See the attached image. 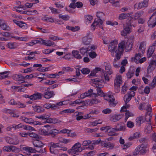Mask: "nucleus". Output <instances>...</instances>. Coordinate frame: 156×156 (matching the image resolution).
<instances>
[{"label":"nucleus","instance_id":"nucleus-1","mask_svg":"<svg viewBox=\"0 0 156 156\" xmlns=\"http://www.w3.org/2000/svg\"><path fill=\"white\" fill-rule=\"evenodd\" d=\"M132 20H131L129 23H126V24H123V30L121 32L122 36H126L130 33L131 27L132 26L133 27L135 26L134 24L132 23Z\"/></svg>","mask_w":156,"mask_h":156},{"label":"nucleus","instance_id":"nucleus-2","mask_svg":"<svg viewBox=\"0 0 156 156\" xmlns=\"http://www.w3.org/2000/svg\"><path fill=\"white\" fill-rule=\"evenodd\" d=\"M105 67V70L106 72L104 73L103 76H104V79L106 81H108L109 80V77L108 76V74L109 75L112 74L113 72L110 64L107 63H105L104 64Z\"/></svg>","mask_w":156,"mask_h":156},{"label":"nucleus","instance_id":"nucleus-3","mask_svg":"<svg viewBox=\"0 0 156 156\" xmlns=\"http://www.w3.org/2000/svg\"><path fill=\"white\" fill-rule=\"evenodd\" d=\"M147 145L142 144L137 146L135 149L133 153L134 155H136L139 154H144L146 153Z\"/></svg>","mask_w":156,"mask_h":156},{"label":"nucleus","instance_id":"nucleus-4","mask_svg":"<svg viewBox=\"0 0 156 156\" xmlns=\"http://www.w3.org/2000/svg\"><path fill=\"white\" fill-rule=\"evenodd\" d=\"M117 43L116 41H113L109 44L108 49L109 51L111 53L112 56H116L115 54L117 51Z\"/></svg>","mask_w":156,"mask_h":156},{"label":"nucleus","instance_id":"nucleus-5","mask_svg":"<svg viewBox=\"0 0 156 156\" xmlns=\"http://www.w3.org/2000/svg\"><path fill=\"white\" fill-rule=\"evenodd\" d=\"M80 146H81V144L80 142L75 143L70 149L68 150V153L70 154H74L80 152Z\"/></svg>","mask_w":156,"mask_h":156},{"label":"nucleus","instance_id":"nucleus-6","mask_svg":"<svg viewBox=\"0 0 156 156\" xmlns=\"http://www.w3.org/2000/svg\"><path fill=\"white\" fill-rule=\"evenodd\" d=\"M124 44L125 42L124 41L121 42L119 44L118 49L117 50V51L116 53L115 54L117 60H119L120 59L121 56L122 54Z\"/></svg>","mask_w":156,"mask_h":156},{"label":"nucleus","instance_id":"nucleus-7","mask_svg":"<svg viewBox=\"0 0 156 156\" xmlns=\"http://www.w3.org/2000/svg\"><path fill=\"white\" fill-rule=\"evenodd\" d=\"M23 150L25 151L30 153H35L36 152L41 153H42L45 151V149H35V148H33L31 147H26L23 148Z\"/></svg>","mask_w":156,"mask_h":156},{"label":"nucleus","instance_id":"nucleus-8","mask_svg":"<svg viewBox=\"0 0 156 156\" xmlns=\"http://www.w3.org/2000/svg\"><path fill=\"white\" fill-rule=\"evenodd\" d=\"M148 24L151 27H154L156 25V12H154L149 18Z\"/></svg>","mask_w":156,"mask_h":156},{"label":"nucleus","instance_id":"nucleus-9","mask_svg":"<svg viewBox=\"0 0 156 156\" xmlns=\"http://www.w3.org/2000/svg\"><path fill=\"white\" fill-rule=\"evenodd\" d=\"M92 36L90 34V32H88L86 35L83 37L82 41L85 45H87L90 44L92 41Z\"/></svg>","mask_w":156,"mask_h":156},{"label":"nucleus","instance_id":"nucleus-10","mask_svg":"<svg viewBox=\"0 0 156 156\" xmlns=\"http://www.w3.org/2000/svg\"><path fill=\"white\" fill-rule=\"evenodd\" d=\"M13 129L15 130L19 129L20 128H23V129L28 130H34V128L29 126L22 125L21 123H20L18 125L15 124L13 125Z\"/></svg>","mask_w":156,"mask_h":156},{"label":"nucleus","instance_id":"nucleus-11","mask_svg":"<svg viewBox=\"0 0 156 156\" xmlns=\"http://www.w3.org/2000/svg\"><path fill=\"white\" fill-rule=\"evenodd\" d=\"M149 0H144L143 1L140 2L138 4H136L134 5L135 8L137 9H140L143 8H146L148 6Z\"/></svg>","mask_w":156,"mask_h":156},{"label":"nucleus","instance_id":"nucleus-12","mask_svg":"<svg viewBox=\"0 0 156 156\" xmlns=\"http://www.w3.org/2000/svg\"><path fill=\"white\" fill-rule=\"evenodd\" d=\"M33 144L35 147V149H45L43 148L44 144L42 142L37 139L32 141Z\"/></svg>","mask_w":156,"mask_h":156},{"label":"nucleus","instance_id":"nucleus-13","mask_svg":"<svg viewBox=\"0 0 156 156\" xmlns=\"http://www.w3.org/2000/svg\"><path fill=\"white\" fill-rule=\"evenodd\" d=\"M6 141L10 144L17 145L18 144L19 141L16 137L13 138L6 137L5 138Z\"/></svg>","mask_w":156,"mask_h":156},{"label":"nucleus","instance_id":"nucleus-14","mask_svg":"<svg viewBox=\"0 0 156 156\" xmlns=\"http://www.w3.org/2000/svg\"><path fill=\"white\" fill-rule=\"evenodd\" d=\"M103 21L100 20H96L95 19L94 21L91 25L92 28H93V30L95 29V27L97 25H99V27L101 29H103L102 24H103Z\"/></svg>","mask_w":156,"mask_h":156},{"label":"nucleus","instance_id":"nucleus-15","mask_svg":"<svg viewBox=\"0 0 156 156\" xmlns=\"http://www.w3.org/2000/svg\"><path fill=\"white\" fill-rule=\"evenodd\" d=\"M106 100L109 102V105L111 107H114L117 104V103L115 101V99L112 95H109Z\"/></svg>","mask_w":156,"mask_h":156},{"label":"nucleus","instance_id":"nucleus-16","mask_svg":"<svg viewBox=\"0 0 156 156\" xmlns=\"http://www.w3.org/2000/svg\"><path fill=\"white\" fill-rule=\"evenodd\" d=\"M42 97V94L40 93H37L31 95L30 98L32 100H35L41 99Z\"/></svg>","mask_w":156,"mask_h":156},{"label":"nucleus","instance_id":"nucleus-17","mask_svg":"<svg viewBox=\"0 0 156 156\" xmlns=\"http://www.w3.org/2000/svg\"><path fill=\"white\" fill-rule=\"evenodd\" d=\"M49 89L48 88L47 91L45 92L44 93V97L46 99H49L55 95L53 91H49L48 90Z\"/></svg>","mask_w":156,"mask_h":156},{"label":"nucleus","instance_id":"nucleus-18","mask_svg":"<svg viewBox=\"0 0 156 156\" xmlns=\"http://www.w3.org/2000/svg\"><path fill=\"white\" fill-rule=\"evenodd\" d=\"M63 104L62 102H60L56 104H50V108L53 110H55L58 109L59 106H61Z\"/></svg>","mask_w":156,"mask_h":156},{"label":"nucleus","instance_id":"nucleus-19","mask_svg":"<svg viewBox=\"0 0 156 156\" xmlns=\"http://www.w3.org/2000/svg\"><path fill=\"white\" fill-rule=\"evenodd\" d=\"M141 54L140 53L136 54L135 58V61L136 60H139V62L140 63H142L145 61L146 60V58L145 57H144L140 58V57H141Z\"/></svg>","mask_w":156,"mask_h":156},{"label":"nucleus","instance_id":"nucleus-20","mask_svg":"<svg viewBox=\"0 0 156 156\" xmlns=\"http://www.w3.org/2000/svg\"><path fill=\"white\" fill-rule=\"evenodd\" d=\"M101 146L103 147L107 148H110L111 149H112L114 146L113 144H112L109 142L106 143L105 142L102 141L101 142Z\"/></svg>","mask_w":156,"mask_h":156},{"label":"nucleus","instance_id":"nucleus-21","mask_svg":"<svg viewBox=\"0 0 156 156\" xmlns=\"http://www.w3.org/2000/svg\"><path fill=\"white\" fill-rule=\"evenodd\" d=\"M13 78L15 80L21 82V83L25 82L24 80V77L22 76L21 74H16L14 77Z\"/></svg>","mask_w":156,"mask_h":156},{"label":"nucleus","instance_id":"nucleus-22","mask_svg":"<svg viewBox=\"0 0 156 156\" xmlns=\"http://www.w3.org/2000/svg\"><path fill=\"white\" fill-rule=\"evenodd\" d=\"M146 43L145 42H142L141 43L139 47V51L140 53H143L145 51Z\"/></svg>","mask_w":156,"mask_h":156},{"label":"nucleus","instance_id":"nucleus-23","mask_svg":"<svg viewBox=\"0 0 156 156\" xmlns=\"http://www.w3.org/2000/svg\"><path fill=\"white\" fill-rule=\"evenodd\" d=\"M101 79H99L98 78L91 79V80L94 82V84H97L98 86L99 85V83L101 81L104 82V79L103 75L101 76Z\"/></svg>","mask_w":156,"mask_h":156},{"label":"nucleus","instance_id":"nucleus-24","mask_svg":"<svg viewBox=\"0 0 156 156\" xmlns=\"http://www.w3.org/2000/svg\"><path fill=\"white\" fill-rule=\"evenodd\" d=\"M122 78L121 76H118L115 78L114 82V85H120L122 83Z\"/></svg>","mask_w":156,"mask_h":156},{"label":"nucleus","instance_id":"nucleus-25","mask_svg":"<svg viewBox=\"0 0 156 156\" xmlns=\"http://www.w3.org/2000/svg\"><path fill=\"white\" fill-rule=\"evenodd\" d=\"M155 49V47L151 46L149 48L147 52V56L148 58L151 57L153 54Z\"/></svg>","mask_w":156,"mask_h":156},{"label":"nucleus","instance_id":"nucleus-26","mask_svg":"<svg viewBox=\"0 0 156 156\" xmlns=\"http://www.w3.org/2000/svg\"><path fill=\"white\" fill-rule=\"evenodd\" d=\"M134 96V94H128V95H125L124 98V100L125 103L126 104V103H128L132 97Z\"/></svg>","mask_w":156,"mask_h":156},{"label":"nucleus","instance_id":"nucleus-27","mask_svg":"<svg viewBox=\"0 0 156 156\" xmlns=\"http://www.w3.org/2000/svg\"><path fill=\"white\" fill-rule=\"evenodd\" d=\"M49 147H51L53 148H56L57 147H60L61 146L60 144V143H54L53 142H51L48 144Z\"/></svg>","mask_w":156,"mask_h":156},{"label":"nucleus","instance_id":"nucleus-28","mask_svg":"<svg viewBox=\"0 0 156 156\" xmlns=\"http://www.w3.org/2000/svg\"><path fill=\"white\" fill-rule=\"evenodd\" d=\"M105 14L102 12H97L96 16L98 18L97 20H103V21L105 20L104 17Z\"/></svg>","mask_w":156,"mask_h":156},{"label":"nucleus","instance_id":"nucleus-29","mask_svg":"<svg viewBox=\"0 0 156 156\" xmlns=\"http://www.w3.org/2000/svg\"><path fill=\"white\" fill-rule=\"evenodd\" d=\"M136 124L138 126H140L142 123L144 122V119L143 116L137 117L136 120Z\"/></svg>","mask_w":156,"mask_h":156},{"label":"nucleus","instance_id":"nucleus-30","mask_svg":"<svg viewBox=\"0 0 156 156\" xmlns=\"http://www.w3.org/2000/svg\"><path fill=\"white\" fill-rule=\"evenodd\" d=\"M93 89H90L88 90V92H86L85 93L86 96L88 97L91 95H94L93 96L95 97H96L97 96V95L96 94L93 93Z\"/></svg>","mask_w":156,"mask_h":156},{"label":"nucleus","instance_id":"nucleus-31","mask_svg":"<svg viewBox=\"0 0 156 156\" xmlns=\"http://www.w3.org/2000/svg\"><path fill=\"white\" fill-rule=\"evenodd\" d=\"M0 28L4 30L9 31L10 30L9 27L5 23H2Z\"/></svg>","mask_w":156,"mask_h":156},{"label":"nucleus","instance_id":"nucleus-32","mask_svg":"<svg viewBox=\"0 0 156 156\" xmlns=\"http://www.w3.org/2000/svg\"><path fill=\"white\" fill-rule=\"evenodd\" d=\"M152 114L151 112L147 111L145 117V120L147 121L150 122Z\"/></svg>","mask_w":156,"mask_h":156},{"label":"nucleus","instance_id":"nucleus-33","mask_svg":"<svg viewBox=\"0 0 156 156\" xmlns=\"http://www.w3.org/2000/svg\"><path fill=\"white\" fill-rule=\"evenodd\" d=\"M9 48L11 49H14L16 48L17 47V44L15 42H10L8 43L7 45Z\"/></svg>","mask_w":156,"mask_h":156},{"label":"nucleus","instance_id":"nucleus-34","mask_svg":"<svg viewBox=\"0 0 156 156\" xmlns=\"http://www.w3.org/2000/svg\"><path fill=\"white\" fill-rule=\"evenodd\" d=\"M97 94L98 96L101 97H104L105 96L104 93L103 92L102 90L101 89L102 87L97 86Z\"/></svg>","mask_w":156,"mask_h":156},{"label":"nucleus","instance_id":"nucleus-35","mask_svg":"<svg viewBox=\"0 0 156 156\" xmlns=\"http://www.w3.org/2000/svg\"><path fill=\"white\" fill-rule=\"evenodd\" d=\"M44 40L41 38L37 39V40L34 41L30 43V45H33L34 44L40 43L43 44L44 41Z\"/></svg>","mask_w":156,"mask_h":156},{"label":"nucleus","instance_id":"nucleus-36","mask_svg":"<svg viewBox=\"0 0 156 156\" xmlns=\"http://www.w3.org/2000/svg\"><path fill=\"white\" fill-rule=\"evenodd\" d=\"M73 56L77 59H80L82 57L79 54V52L77 51H73L72 52Z\"/></svg>","mask_w":156,"mask_h":156},{"label":"nucleus","instance_id":"nucleus-37","mask_svg":"<svg viewBox=\"0 0 156 156\" xmlns=\"http://www.w3.org/2000/svg\"><path fill=\"white\" fill-rule=\"evenodd\" d=\"M130 14L129 13H123L121 14L119 17V20H124L126 18L129 16Z\"/></svg>","mask_w":156,"mask_h":156},{"label":"nucleus","instance_id":"nucleus-38","mask_svg":"<svg viewBox=\"0 0 156 156\" xmlns=\"http://www.w3.org/2000/svg\"><path fill=\"white\" fill-rule=\"evenodd\" d=\"M45 119L46 120V122L48 123H55L57 122V121L58 120L57 119L55 118L52 119L49 118V117Z\"/></svg>","mask_w":156,"mask_h":156},{"label":"nucleus","instance_id":"nucleus-39","mask_svg":"<svg viewBox=\"0 0 156 156\" xmlns=\"http://www.w3.org/2000/svg\"><path fill=\"white\" fill-rule=\"evenodd\" d=\"M132 44H131L129 41V40L126 42V49L127 50V51H129L131 50L132 48Z\"/></svg>","mask_w":156,"mask_h":156},{"label":"nucleus","instance_id":"nucleus-40","mask_svg":"<svg viewBox=\"0 0 156 156\" xmlns=\"http://www.w3.org/2000/svg\"><path fill=\"white\" fill-rule=\"evenodd\" d=\"M44 41L43 42V44L44 45L48 46H50L54 44V42H53L51 41L50 40H44Z\"/></svg>","mask_w":156,"mask_h":156},{"label":"nucleus","instance_id":"nucleus-41","mask_svg":"<svg viewBox=\"0 0 156 156\" xmlns=\"http://www.w3.org/2000/svg\"><path fill=\"white\" fill-rule=\"evenodd\" d=\"M33 107L34 108V111L38 113L43 112L44 111V108L41 106H35L34 107L33 106Z\"/></svg>","mask_w":156,"mask_h":156},{"label":"nucleus","instance_id":"nucleus-42","mask_svg":"<svg viewBox=\"0 0 156 156\" xmlns=\"http://www.w3.org/2000/svg\"><path fill=\"white\" fill-rule=\"evenodd\" d=\"M38 132L41 135L44 136L49 135V133H48V132H47L46 129L45 128L39 129L38 131Z\"/></svg>","mask_w":156,"mask_h":156},{"label":"nucleus","instance_id":"nucleus-43","mask_svg":"<svg viewBox=\"0 0 156 156\" xmlns=\"http://www.w3.org/2000/svg\"><path fill=\"white\" fill-rule=\"evenodd\" d=\"M125 112H126L125 113L126 117L125 118V121H127V120L128 118L130 117H132L134 116V114L129 111H126Z\"/></svg>","mask_w":156,"mask_h":156},{"label":"nucleus","instance_id":"nucleus-44","mask_svg":"<svg viewBox=\"0 0 156 156\" xmlns=\"http://www.w3.org/2000/svg\"><path fill=\"white\" fill-rule=\"evenodd\" d=\"M144 12L143 11H140L135 13L134 17V20H136L139 18L140 17L142 16L144 14Z\"/></svg>","mask_w":156,"mask_h":156},{"label":"nucleus","instance_id":"nucleus-45","mask_svg":"<svg viewBox=\"0 0 156 156\" xmlns=\"http://www.w3.org/2000/svg\"><path fill=\"white\" fill-rule=\"evenodd\" d=\"M59 132L58 130L52 128V131H51V132L49 133V135H51L52 137H54Z\"/></svg>","mask_w":156,"mask_h":156},{"label":"nucleus","instance_id":"nucleus-46","mask_svg":"<svg viewBox=\"0 0 156 156\" xmlns=\"http://www.w3.org/2000/svg\"><path fill=\"white\" fill-rule=\"evenodd\" d=\"M121 128H120L119 129V128H112L111 127L110 129L108 130V133H114L116 132L120 131V130H121Z\"/></svg>","mask_w":156,"mask_h":156},{"label":"nucleus","instance_id":"nucleus-47","mask_svg":"<svg viewBox=\"0 0 156 156\" xmlns=\"http://www.w3.org/2000/svg\"><path fill=\"white\" fill-rule=\"evenodd\" d=\"M89 51H90L89 48H85L84 47H82L80 49V51L81 53L83 55H84L85 53H87V52Z\"/></svg>","mask_w":156,"mask_h":156},{"label":"nucleus","instance_id":"nucleus-48","mask_svg":"<svg viewBox=\"0 0 156 156\" xmlns=\"http://www.w3.org/2000/svg\"><path fill=\"white\" fill-rule=\"evenodd\" d=\"M42 20L45 21H49L51 22H53L54 21V20L51 17H48L47 16H45L42 17Z\"/></svg>","mask_w":156,"mask_h":156},{"label":"nucleus","instance_id":"nucleus-49","mask_svg":"<svg viewBox=\"0 0 156 156\" xmlns=\"http://www.w3.org/2000/svg\"><path fill=\"white\" fill-rule=\"evenodd\" d=\"M154 66L150 62L148 67L147 69V73L148 74L151 73L154 69Z\"/></svg>","mask_w":156,"mask_h":156},{"label":"nucleus","instance_id":"nucleus-50","mask_svg":"<svg viewBox=\"0 0 156 156\" xmlns=\"http://www.w3.org/2000/svg\"><path fill=\"white\" fill-rule=\"evenodd\" d=\"M134 75V72L131 70H129L126 74L127 78L129 79H130Z\"/></svg>","mask_w":156,"mask_h":156},{"label":"nucleus","instance_id":"nucleus-51","mask_svg":"<svg viewBox=\"0 0 156 156\" xmlns=\"http://www.w3.org/2000/svg\"><path fill=\"white\" fill-rule=\"evenodd\" d=\"M18 26L23 29H26L27 28V24L24 22L20 21Z\"/></svg>","mask_w":156,"mask_h":156},{"label":"nucleus","instance_id":"nucleus-52","mask_svg":"<svg viewBox=\"0 0 156 156\" xmlns=\"http://www.w3.org/2000/svg\"><path fill=\"white\" fill-rule=\"evenodd\" d=\"M22 120L26 123L32 124L33 119H28L25 117H23L22 118Z\"/></svg>","mask_w":156,"mask_h":156},{"label":"nucleus","instance_id":"nucleus-53","mask_svg":"<svg viewBox=\"0 0 156 156\" xmlns=\"http://www.w3.org/2000/svg\"><path fill=\"white\" fill-rule=\"evenodd\" d=\"M148 140L146 138L143 137L140 139L139 141L141 143H142L144 145L147 146V143L148 142Z\"/></svg>","mask_w":156,"mask_h":156},{"label":"nucleus","instance_id":"nucleus-54","mask_svg":"<svg viewBox=\"0 0 156 156\" xmlns=\"http://www.w3.org/2000/svg\"><path fill=\"white\" fill-rule=\"evenodd\" d=\"M29 135L31 137L35 138L36 139H39V137L37 134L33 133L32 132H28Z\"/></svg>","mask_w":156,"mask_h":156},{"label":"nucleus","instance_id":"nucleus-55","mask_svg":"<svg viewBox=\"0 0 156 156\" xmlns=\"http://www.w3.org/2000/svg\"><path fill=\"white\" fill-rule=\"evenodd\" d=\"M49 8L51 10V12L54 14H58L60 13L59 10H58L55 8L51 7H50Z\"/></svg>","mask_w":156,"mask_h":156},{"label":"nucleus","instance_id":"nucleus-56","mask_svg":"<svg viewBox=\"0 0 156 156\" xmlns=\"http://www.w3.org/2000/svg\"><path fill=\"white\" fill-rule=\"evenodd\" d=\"M49 149L50 152L52 154H58V150L56 148L49 147Z\"/></svg>","mask_w":156,"mask_h":156},{"label":"nucleus","instance_id":"nucleus-57","mask_svg":"<svg viewBox=\"0 0 156 156\" xmlns=\"http://www.w3.org/2000/svg\"><path fill=\"white\" fill-rule=\"evenodd\" d=\"M125 105L123 106L121 108L120 112H124L125 111H127L126 110L127 108H128L130 107V105H127V103L126 104L125 103Z\"/></svg>","mask_w":156,"mask_h":156},{"label":"nucleus","instance_id":"nucleus-58","mask_svg":"<svg viewBox=\"0 0 156 156\" xmlns=\"http://www.w3.org/2000/svg\"><path fill=\"white\" fill-rule=\"evenodd\" d=\"M58 16L59 18L63 19L65 21L67 20L69 18V17L68 15H62V14H60Z\"/></svg>","mask_w":156,"mask_h":156},{"label":"nucleus","instance_id":"nucleus-59","mask_svg":"<svg viewBox=\"0 0 156 156\" xmlns=\"http://www.w3.org/2000/svg\"><path fill=\"white\" fill-rule=\"evenodd\" d=\"M11 146H5L3 148V151L5 152H9L11 151Z\"/></svg>","mask_w":156,"mask_h":156},{"label":"nucleus","instance_id":"nucleus-60","mask_svg":"<svg viewBox=\"0 0 156 156\" xmlns=\"http://www.w3.org/2000/svg\"><path fill=\"white\" fill-rule=\"evenodd\" d=\"M8 72V71H5L2 73H0V79H2L4 78H7L8 76V75H7L4 76L2 75L5 74Z\"/></svg>","mask_w":156,"mask_h":156},{"label":"nucleus","instance_id":"nucleus-61","mask_svg":"<svg viewBox=\"0 0 156 156\" xmlns=\"http://www.w3.org/2000/svg\"><path fill=\"white\" fill-rule=\"evenodd\" d=\"M90 72V70L87 68H83L81 70L82 73L84 74H88Z\"/></svg>","mask_w":156,"mask_h":156},{"label":"nucleus","instance_id":"nucleus-62","mask_svg":"<svg viewBox=\"0 0 156 156\" xmlns=\"http://www.w3.org/2000/svg\"><path fill=\"white\" fill-rule=\"evenodd\" d=\"M44 127L46 129L47 131L48 132L49 135V133L51 132V131H52L53 127L48 125H46L44 126Z\"/></svg>","mask_w":156,"mask_h":156},{"label":"nucleus","instance_id":"nucleus-63","mask_svg":"<svg viewBox=\"0 0 156 156\" xmlns=\"http://www.w3.org/2000/svg\"><path fill=\"white\" fill-rule=\"evenodd\" d=\"M97 55V54L96 53L93 51H91V52L89 53V57L92 58H95Z\"/></svg>","mask_w":156,"mask_h":156},{"label":"nucleus","instance_id":"nucleus-64","mask_svg":"<svg viewBox=\"0 0 156 156\" xmlns=\"http://www.w3.org/2000/svg\"><path fill=\"white\" fill-rule=\"evenodd\" d=\"M134 125V123L132 121H129L127 122L126 126L129 128H131L133 127Z\"/></svg>","mask_w":156,"mask_h":156}]
</instances>
